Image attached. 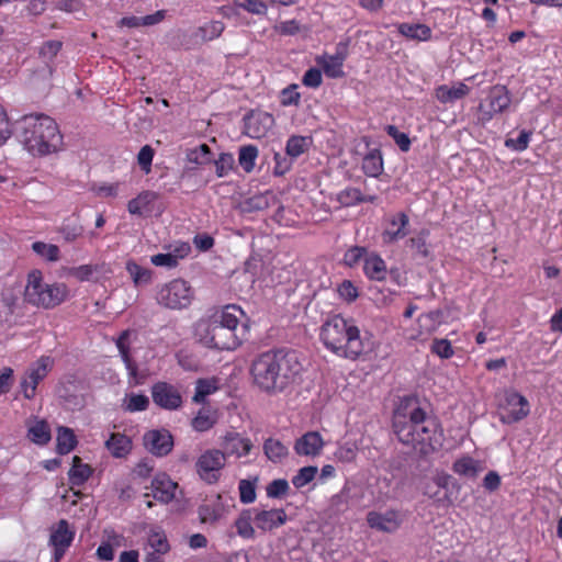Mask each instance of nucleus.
<instances>
[{"label": "nucleus", "mask_w": 562, "mask_h": 562, "mask_svg": "<svg viewBox=\"0 0 562 562\" xmlns=\"http://www.w3.org/2000/svg\"><path fill=\"white\" fill-rule=\"evenodd\" d=\"M225 463L226 459L221 449L206 450L198 459V473L207 483H214L218 480V472L225 467Z\"/></svg>", "instance_id": "obj_10"}, {"label": "nucleus", "mask_w": 562, "mask_h": 562, "mask_svg": "<svg viewBox=\"0 0 562 562\" xmlns=\"http://www.w3.org/2000/svg\"><path fill=\"white\" fill-rule=\"evenodd\" d=\"M75 531L70 529L65 519H60L56 526L52 527L49 544L54 547V560L58 562L71 544Z\"/></svg>", "instance_id": "obj_16"}, {"label": "nucleus", "mask_w": 562, "mask_h": 562, "mask_svg": "<svg viewBox=\"0 0 562 562\" xmlns=\"http://www.w3.org/2000/svg\"><path fill=\"white\" fill-rule=\"evenodd\" d=\"M32 250L40 257L52 262L57 261L59 259V248L54 244L35 241L32 244Z\"/></svg>", "instance_id": "obj_42"}, {"label": "nucleus", "mask_w": 562, "mask_h": 562, "mask_svg": "<svg viewBox=\"0 0 562 562\" xmlns=\"http://www.w3.org/2000/svg\"><path fill=\"white\" fill-rule=\"evenodd\" d=\"M510 104L508 91L504 86H495L491 89L487 103L479 105V121L485 123L494 114L503 112Z\"/></svg>", "instance_id": "obj_11"}, {"label": "nucleus", "mask_w": 562, "mask_h": 562, "mask_svg": "<svg viewBox=\"0 0 562 562\" xmlns=\"http://www.w3.org/2000/svg\"><path fill=\"white\" fill-rule=\"evenodd\" d=\"M151 396L154 403L165 409H177L182 404L179 391L166 382L156 383L151 389Z\"/></svg>", "instance_id": "obj_18"}, {"label": "nucleus", "mask_w": 562, "mask_h": 562, "mask_svg": "<svg viewBox=\"0 0 562 562\" xmlns=\"http://www.w3.org/2000/svg\"><path fill=\"white\" fill-rule=\"evenodd\" d=\"M13 133L23 148L34 157L55 154L63 148L57 123L45 114H26L13 124Z\"/></svg>", "instance_id": "obj_2"}, {"label": "nucleus", "mask_w": 562, "mask_h": 562, "mask_svg": "<svg viewBox=\"0 0 562 562\" xmlns=\"http://www.w3.org/2000/svg\"><path fill=\"white\" fill-rule=\"evenodd\" d=\"M324 447V440L318 431H308L296 439L294 451L299 456L316 457Z\"/></svg>", "instance_id": "obj_20"}, {"label": "nucleus", "mask_w": 562, "mask_h": 562, "mask_svg": "<svg viewBox=\"0 0 562 562\" xmlns=\"http://www.w3.org/2000/svg\"><path fill=\"white\" fill-rule=\"evenodd\" d=\"M194 296L190 284L182 279H175L162 284L156 295L157 303L169 310L187 308Z\"/></svg>", "instance_id": "obj_6"}, {"label": "nucleus", "mask_w": 562, "mask_h": 562, "mask_svg": "<svg viewBox=\"0 0 562 562\" xmlns=\"http://www.w3.org/2000/svg\"><path fill=\"white\" fill-rule=\"evenodd\" d=\"M91 475V469L88 464H83L77 456L72 458V467L69 471V480L72 485L83 484Z\"/></svg>", "instance_id": "obj_36"}, {"label": "nucleus", "mask_w": 562, "mask_h": 562, "mask_svg": "<svg viewBox=\"0 0 562 562\" xmlns=\"http://www.w3.org/2000/svg\"><path fill=\"white\" fill-rule=\"evenodd\" d=\"M68 289L64 283L47 284L43 282L42 273L34 270L29 273L24 290V300L43 308H53L65 301Z\"/></svg>", "instance_id": "obj_5"}, {"label": "nucleus", "mask_w": 562, "mask_h": 562, "mask_svg": "<svg viewBox=\"0 0 562 562\" xmlns=\"http://www.w3.org/2000/svg\"><path fill=\"white\" fill-rule=\"evenodd\" d=\"M126 270L136 286L146 285L151 281V270L134 261H127Z\"/></svg>", "instance_id": "obj_38"}, {"label": "nucleus", "mask_w": 562, "mask_h": 562, "mask_svg": "<svg viewBox=\"0 0 562 562\" xmlns=\"http://www.w3.org/2000/svg\"><path fill=\"white\" fill-rule=\"evenodd\" d=\"M234 4L254 14H265L267 11V5L261 0H234Z\"/></svg>", "instance_id": "obj_54"}, {"label": "nucleus", "mask_w": 562, "mask_h": 562, "mask_svg": "<svg viewBox=\"0 0 562 562\" xmlns=\"http://www.w3.org/2000/svg\"><path fill=\"white\" fill-rule=\"evenodd\" d=\"M398 32L409 38L426 41L430 37L431 31L425 24L402 23L398 25Z\"/></svg>", "instance_id": "obj_37"}, {"label": "nucleus", "mask_w": 562, "mask_h": 562, "mask_svg": "<svg viewBox=\"0 0 562 562\" xmlns=\"http://www.w3.org/2000/svg\"><path fill=\"white\" fill-rule=\"evenodd\" d=\"M105 447L114 458H125L132 450V440L126 435L114 432L105 441Z\"/></svg>", "instance_id": "obj_27"}, {"label": "nucleus", "mask_w": 562, "mask_h": 562, "mask_svg": "<svg viewBox=\"0 0 562 562\" xmlns=\"http://www.w3.org/2000/svg\"><path fill=\"white\" fill-rule=\"evenodd\" d=\"M199 336L203 345L220 350H233L240 344L235 331L211 319L200 325Z\"/></svg>", "instance_id": "obj_7"}, {"label": "nucleus", "mask_w": 562, "mask_h": 562, "mask_svg": "<svg viewBox=\"0 0 562 562\" xmlns=\"http://www.w3.org/2000/svg\"><path fill=\"white\" fill-rule=\"evenodd\" d=\"M239 498L244 504H250L256 499V485L249 480H240L239 485Z\"/></svg>", "instance_id": "obj_53"}, {"label": "nucleus", "mask_w": 562, "mask_h": 562, "mask_svg": "<svg viewBox=\"0 0 562 562\" xmlns=\"http://www.w3.org/2000/svg\"><path fill=\"white\" fill-rule=\"evenodd\" d=\"M470 88L459 82L454 86L442 85L436 89V98L442 103H450L468 95Z\"/></svg>", "instance_id": "obj_28"}, {"label": "nucleus", "mask_w": 562, "mask_h": 562, "mask_svg": "<svg viewBox=\"0 0 562 562\" xmlns=\"http://www.w3.org/2000/svg\"><path fill=\"white\" fill-rule=\"evenodd\" d=\"M504 413L501 416L503 423H516L529 414V403L525 396L515 392H505L504 403L502 405Z\"/></svg>", "instance_id": "obj_12"}, {"label": "nucleus", "mask_w": 562, "mask_h": 562, "mask_svg": "<svg viewBox=\"0 0 562 562\" xmlns=\"http://www.w3.org/2000/svg\"><path fill=\"white\" fill-rule=\"evenodd\" d=\"M216 423V417L209 411L201 409L192 419V427L198 431H206Z\"/></svg>", "instance_id": "obj_45"}, {"label": "nucleus", "mask_w": 562, "mask_h": 562, "mask_svg": "<svg viewBox=\"0 0 562 562\" xmlns=\"http://www.w3.org/2000/svg\"><path fill=\"white\" fill-rule=\"evenodd\" d=\"M29 439L36 445H46L50 440V429L45 420H36L29 427Z\"/></svg>", "instance_id": "obj_34"}, {"label": "nucleus", "mask_w": 562, "mask_h": 562, "mask_svg": "<svg viewBox=\"0 0 562 562\" xmlns=\"http://www.w3.org/2000/svg\"><path fill=\"white\" fill-rule=\"evenodd\" d=\"M98 270L97 266L82 265L79 267H72L68 270L69 276L74 277L78 281H89L93 273Z\"/></svg>", "instance_id": "obj_55"}, {"label": "nucleus", "mask_w": 562, "mask_h": 562, "mask_svg": "<svg viewBox=\"0 0 562 562\" xmlns=\"http://www.w3.org/2000/svg\"><path fill=\"white\" fill-rule=\"evenodd\" d=\"M225 25L221 21H212L203 26H200L194 36L202 42L212 41L217 38L224 31Z\"/></svg>", "instance_id": "obj_39"}, {"label": "nucleus", "mask_w": 562, "mask_h": 562, "mask_svg": "<svg viewBox=\"0 0 562 562\" xmlns=\"http://www.w3.org/2000/svg\"><path fill=\"white\" fill-rule=\"evenodd\" d=\"M297 86L291 85L281 91V104L282 105H297L300 102V93L296 91Z\"/></svg>", "instance_id": "obj_62"}, {"label": "nucleus", "mask_w": 562, "mask_h": 562, "mask_svg": "<svg viewBox=\"0 0 562 562\" xmlns=\"http://www.w3.org/2000/svg\"><path fill=\"white\" fill-rule=\"evenodd\" d=\"M289 490V483L284 479L273 480L267 486V495L272 498H279L286 494Z\"/></svg>", "instance_id": "obj_56"}, {"label": "nucleus", "mask_w": 562, "mask_h": 562, "mask_svg": "<svg viewBox=\"0 0 562 562\" xmlns=\"http://www.w3.org/2000/svg\"><path fill=\"white\" fill-rule=\"evenodd\" d=\"M431 351L443 359H449L453 355L451 344L447 339H435L431 346Z\"/></svg>", "instance_id": "obj_60"}, {"label": "nucleus", "mask_w": 562, "mask_h": 562, "mask_svg": "<svg viewBox=\"0 0 562 562\" xmlns=\"http://www.w3.org/2000/svg\"><path fill=\"white\" fill-rule=\"evenodd\" d=\"M386 132L395 140L401 150L407 151L409 149L411 139L407 134L400 132L394 125H387Z\"/></svg>", "instance_id": "obj_57"}, {"label": "nucleus", "mask_w": 562, "mask_h": 562, "mask_svg": "<svg viewBox=\"0 0 562 562\" xmlns=\"http://www.w3.org/2000/svg\"><path fill=\"white\" fill-rule=\"evenodd\" d=\"M147 544L151 551H156L158 553H167L170 549L167 537L160 532L150 533L148 536Z\"/></svg>", "instance_id": "obj_51"}, {"label": "nucleus", "mask_w": 562, "mask_h": 562, "mask_svg": "<svg viewBox=\"0 0 562 562\" xmlns=\"http://www.w3.org/2000/svg\"><path fill=\"white\" fill-rule=\"evenodd\" d=\"M243 314L241 308L237 305H226L221 312L215 313L211 317V321L217 322L218 325L225 326L226 328L235 331L239 324V317Z\"/></svg>", "instance_id": "obj_25"}, {"label": "nucleus", "mask_w": 562, "mask_h": 562, "mask_svg": "<svg viewBox=\"0 0 562 562\" xmlns=\"http://www.w3.org/2000/svg\"><path fill=\"white\" fill-rule=\"evenodd\" d=\"M254 520V510L244 509L235 520V527L237 533L245 539H251L255 537V528L251 525Z\"/></svg>", "instance_id": "obj_33"}, {"label": "nucleus", "mask_w": 562, "mask_h": 562, "mask_svg": "<svg viewBox=\"0 0 562 562\" xmlns=\"http://www.w3.org/2000/svg\"><path fill=\"white\" fill-rule=\"evenodd\" d=\"M362 170L369 177H378L382 173L383 160L379 149H372L363 157Z\"/></svg>", "instance_id": "obj_30"}, {"label": "nucleus", "mask_w": 562, "mask_h": 562, "mask_svg": "<svg viewBox=\"0 0 562 562\" xmlns=\"http://www.w3.org/2000/svg\"><path fill=\"white\" fill-rule=\"evenodd\" d=\"M307 146L308 143L306 137L294 135L288 139L285 151L291 158H296L305 153Z\"/></svg>", "instance_id": "obj_43"}, {"label": "nucleus", "mask_w": 562, "mask_h": 562, "mask_svg": "<svg viewBox=\"0 0 562 562\" xmlns=\"http://www.w3.org/2000/svg\"><path fill=\"white\" fill-rule=\"evenodd\" d=\"M158 199L154 191H143L127 204V210L133 215H143L153 211L151 204Z\"/></svg>", "instance_id": "obj_26"}, {"label": "nucleus", "mask_w": 562, "mask_h": 562, "mask_svg": "<svg viewBox=\"0 0 562 562\" xmlns=\"http://www.w3.org/2000/svg\"><path fill=\"white\" fill-rule=\"evenodd\" d=\"M150 261L157 267L175 268L178 265V257L173 254H157L151 256Z\"/></svg>", "instance_id": "obj_63"}, {"label": "nucleus", "mask_w": 562, "mask_h": 562, "mask_svg": "<svg viewBox=\"0 0 562 562\" xmlns=\"http://www.w3.org/2000/svg\"><path fill=\"white\" fill-rule=\"evenodd\" d=\"M254 522L261 531H271L286 522L288 516L284 509H258L254 508Z\"/></svg>", "instance_id": "obj_19"}, {"label": "nucleus", "mask_w": 562, "mask_h": 562, "mask_svg": "<svg viewBox=\"0 0 562 562\" xmlns=\"http://www.w3.org/2000/svg\"><path fill=\"white\" fill-rule=\"evenodd\" d=\"M317 471V467L313 465L301 468L296 475L293 476L292 484L296 488L305 486L315 479Z\"/></svg>", "instance_id": "obj_47"}, {"label": "nucleus", "mask_w": 562, "mask_h": 562, "mask_svg": "<svg viewBox=\"0 0 562 562\" xmlns=\"http://www.w3.org/2000/svg\"><path fill=\"white\" fill-rule=\"evenodd\" d=\"M216 386L213 382L209 380L200 379L196 382L195 386V394L193 396V402L195 403H203L205 401V397L216 391Z\"/></svg>", "instance_id": "obj_50"}, {"label": "nucleus", "mask_w": 562, "mask_h": 562, "mask_svg": "<svg viewBox=\"0 0 562 562\" xmlns=\"http://www.w3.org/2000/svg\"><path fill=\"white\" fill-rule=\"evenodd\" d=\"M145 448L156 457L169 454L173 448L172 435L167 429H153L143 437Z\"/></svg>", "instance_id": "obj_15"}, {"label": "nucleus", "mask_w": 562, "mask_h": 562, "mask_svg": "<svg viewBox=\"0 0 562 562\" xmlns=\"http://www.w3.org/2000/svg\"><path fill=\"white\" fill-rule=\"evenodd\" d=\"M321 337L326 348L337 356L355 360L363 353L359 328L340 315H334L323 324Z\"/></svg>", "instance_id": "obj_3"}, {"label": "nucleus", "mask_w": 562, "mask_h": 562, "mask_svg": "<svg viewBox=\"0 0 562 562\" xmlns=\"http://www.w3.org/2000/svg\"><path fill=\"white\" fill-rule=\"evenodd\" d=\"M211 150L210 147L206 144H202L199 147L191 149L187 154L188 161L196 164V165H203L211 160L210 158Z\"/></svg>", "instance_id": "obj_49"}, {"label": "nucleus", "mask_w": 562, "mask_h": 562, "mask_svg": "<svg viewBox=\"0 0 562 562\" xmlns=\"http://www.w3.org/2000/svg\"><path fill=\"white\" fill-rule=\"evenodd\" d=\"M234 166V157L232 154L223 153L215 161L216 175L224 177Z\"/></svg>", "instance_id": "obj_59"}, {"label": "nucleus", "mask_w": 562, "mask_h": 562, "mask_svg": "<svg viewBox=\"0 0 562 562\" xmlns=\"http://www.w3.org/2000/svg\"><path fill=\"white\" fill-rule=\"evenodd\" d=\"M339 296L348 303L353 302L358 297V290L349 280H344L337 289Z\"/></svg>", "instance_id": "obj_58"}, {"label": "nucleus", "mask_w": 562, "mask_h": 562, "mask_svg": "<svg viewBox=\"0 0 562 562\" xmlns=\"http://www.w3.org/2000/svg\"><path fill=\"white\" fill-rule=\"evenodd\" d=\"M481 467L472 458L464 457L457 460L453 464V471L460 475L475 477L480 472Z\"/></svg>", "instance_id": "obj_40"}, {"label": "nucleus", "mask_w": 562, "mask_h": 562, "mask_svg": "<svg viewBox=\"0 0 562 562\" xmlns=\"http://www.w3.org/2000/svg\"><path fill=\"white\" fill-rule=\"evenodd\" d=\"M303 366L293 350H269L257 356L250 368L254 383L263 392L278 393L293 384Z\"/></svg>", "instance_id": "obj_1"}, {"label": "nucleus", "mask_w": 562, "mask_h": 562, "mask_svg": "<svg viewBox=\"0 0 562 562\" xmlns=\"http://www.w3.org/2000/svg\"><path fill=\"white\" fill-rule=\"evenodd\" d=\"M258 157V148L254 145L243 146L239 149L238 161L240 167L250 172L255 167L256 158Z\"/></svg>", "instance_id": "obj_41"}, {"label": "nucleus", "mask_w": 562, "mask_h": 562, "mask_svg": "<svg viewBox=\"0 0 562 562\" xmlns=\"http://www.w3.org/2000/svg\"><path fill=\"white\" fill-rule=\"evenodd\" d=\"M263 452L270 461L278 463L288 456L289 449L280 440L268 438L263 442Z\"/></svg>", "instance_id": "obj_32"}, {"label": "nucleus", "mask_w": 562, "mask_h": 562, "mask_svg": "<svg viewBox=\"0 0 562 562\" xmlns=\"http://www.w3.org/2000/svg\"><path fill=\"white\" fill-rule=\"evenodd\" d=\"M59 233L66 241H75L83 233V227L78 223L64 222Z\"/></svg>", "instance_id": "obj_52"}, {"label": "nucleus", "mask_w": 562, "mask_h": 562, "mask_svg": "<svg viewBox=\"0 0 562 562\" xmlns=\"http://www.w3.org/2000/svg\"><path fill=\"white\" fill-rule=\"evenodd\" d=\"M149 405V400L143 394H131L123 404L126 412H142L145 411Z\"/></svg>", "instance_id": "obj_46"}, {"label": "nucleus", "mask_w": 562, "mask_h": 562, "mask_svg": "<svg viewBox=\"0 0 562 562\" xmlns=\"http://www.w3.org/2000/svg\"><path fill=\"white\" fill-rule=\"evenodd\" d=\"M234 507V499L222 494L204 499L198 508L200 521L202 524L215 525L218 520L224 518Z\"/></svg>", "instance_id": "obj_9"}, {"label": "nucleus", "mask_w": 562, "mask_h": 562, "mask_svg": "<svg viewBox=\"0 0 562 562\" xmlns=\"http://www.w3.org/2000/svg\"><path fill=\"white\" fill-rule=\"evenodd\" d=\"M408 225V216L405 213H398L390 222V227L383 233L384 240L393 243L407 235L406 226Z\"/></svg>", "instance_id": "obj_29"}, {"label": "nucleus", "mask_w": 562, "mask_h": 562, "mask_svg": "<svg viewBox=\"0 0 562 562\" xmlns=\"http://www.w3.org/2000/svg\"><path fill=\"white\" fill-rule=\"evenodd\" d=\"M426 419H432L418 405L413 397H406L401 401L394 413L393 427L401 442L416 447V439L423 430Z\"/></svg>", "instance_id": "obj_4"}, {"label": "nucleus", "mask_w": 562, "mask_h": 562, "mask_svg": "<svg viewBox=\"0 0 562 562\" xmlns=\"http://www.w3.org/2000/svg\"><path fill=\"white\" fill-rule=\"evenodd\" d=\"M346 58V54L337 52L335 55L324 54L316 58L317 65H319L325 75L329 78H341L344 76L342 64Z\"/></svg>", "instance_id": "obj_23"}, {"label": "nucleus", "mask_w": 562, "mask_h": 562, "mask_svg": "<svg viewBox=\"0 0 562 562\" xmlns=\"http://www.w3.org/2000/svg\"><path fill=\"white\" fill-rule=\"evenodd\" d=\"M54 360L48 356H42L31 364L21 379V390L25 398L32 400L36 394L38 383L45 379L52 370Z\"/></svg>", "instance_id": "obj_8"}, {"label": "nucleus", "mask_w": 562, "mask_h": 562, "mask_svg": "<svg viewBox=\"0 0 562 562\" xmlns=\"http://www.w3.org/2000/svg\"><path fill=\"white\" fill-rule=\"evenodd\" d=\"M220 446L225 459L227 457L243 458L252 449L251 440L235 431L223 436Z\"/></svg>", "instance_id": "obj_17"}, {"label": "nucleus", "mask_w": 562, "mask_h": 562, "mask_svg": "<svg viewBox=\"0 0 562 562\" xmlns=\"http://www.w3.org/2000/svg\"><path fill=\"white\" fill-rule=\"evenodd\" d=\"M130 335L131 331L128 329L123 330L119 338L116 339V347L122 357L123 362L125 363L126 369L128 370L130 376L134 380L135 383H138L137 380V366L133 361L130 355L131 344H130Z\"/></svg>", "instance_id": "obj_24"}, {"label": "nucleus", "mask_w": 562, "mask_h": 562, "mask_svg": "<svg viewBox=\"0 0 562 562\" xmlns=\"http://www.w3.org/2000/svg\"><path fill=\"white\" fill-rule=\"evenodd\" d=\"M154 157V149L149 145H145L140 148L137 155V162L142 170L145 172L150 171V166Z\"/></svg>", "instance_id": "obj_61"}, {"label": "nucleus", "mask_w": 562, "mask_h": 562, "mask_svg": "<svg viewBox=\"0 0 562 562\" xmlns=\"http://www.w3.org/2000/svg\"><path fill=\"white\" fill-rule=\"evenodd\" d=\"M177 483L167 474H158L151 482L153 497L161 503H169L175 497Z\"/></svg>", "instance_id": "obj_22"}, {"label": "nucleus", "mask_w": 562, "mask_h": 562, "mask_svg": "<svg viewBox=\"0 0 562 562\" xmlns=\"http://www.w3.org/2000/svg\"><path fill=\"white\" fill-rule=\"evenodd\" d=\"M442 432L435 418L426 419L423 425L418 438L416 439V447H412L416 452L422 456H428L441 446Z\"/></svg>", "instance_id": "obj_13"}, {"label": "nucleus", "mask_w": 562, "mask_h": 562, "mask_svg": "<svg viewBox=\"0 0 562 562\" xmlns=\"http://www.w3.org/2000/svg\"><path fill=\"white\" fill-rule=\"evenodd\" d=\"M274 199L276 196L269 192L254 195L245 202L244 210L248 212L265 210L269 207L270 200Z\"/></svg>", "instance_id": "obj_44"}, {"label": "nucleus", "mask_w": 562, "mask_h": 562, "mask_svg": "<svg viewBox=\"0 0 562 562\" xmlns=\"http://www.w3.org/2000/svg\"><path fill=\"white\" fill-rule=\"evenodd\" d=\"M244 133L251 138H262L274 125V117L262 111H251L244 119Z\"/></svg>", "instance_id": "obj_14"}, {"label": "nucleus", "mask_w": 562, "mask_h": 562, "mask_svg": "<svg viewBox=\"0 0 562 562\" xmlns=\"http://www.w3.org/2000/svg\"><path fill=\"white\" fill-rule=\"evenodd\" d=\"M367 522L372 529L389 533L396 531L401 525L395 512H386L385 514L369 512Z\"/></svg>", "instance_id": "obj_21"}, {"label": "nucleus", "mask_w": 562, "mask_h": 562, "mask_svg": "<svg viewBox=\"0 0 562 562\" xmlns=\"http://www.w3.org/2000/svg\"><path fill=\"white\" fill-rule=\"evenodd\" d=\"M337 199L340 204L346 206L366 201V198L362 195L361 191L356 188H347L342 190L338 193Z\"/></svg>", "instance_id": "obj_48"}, {"label": "nucleus", "mask_w": 562, "mask_h": 562, "mask_svg": "<svg viewBox=\"0 0 562 562\" xmlns=\"http://www.w3.org/2000/svg\"><path fill=\"white\" fill-rule=\"evenodd\" d=\"M363 269L366 274L372 280L381 281L386 276L385 262L376 255H371L366 258Z\"/></svg>", "instance_id": "obj_31"}, {"label": "nucleus", "mask_w": 562, "mask_h": 562, "mask_svg": "<svg viewBox=\"0 0 562 562\" xmlns=\"http://www.w3.org/2000/svg\"><path fill=\"white\" fill-rule=\"evenodd\" d=\"M336 457L344 462H350L355 460L357 456V447L355 443H345L340 446L336 451Z\"/></svg>", "instance_id": "obj_64"}, {"label": "nucleus", "mask_w": 562, "mask_h": 562, "mask_svg": "<svg viewBox=\"0 0 562 562\" xmlns=\"http://www.w3.org/2000/svg\"><path fill=\"white\" fill-rule=\"evenodd\" d=\"M77 439L74 431L68 427H59L57 430V452L67 454L75 449Z\"/></svg>", "instance_id": "obj_35"}]
</instances>
